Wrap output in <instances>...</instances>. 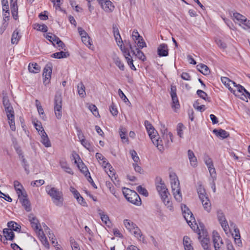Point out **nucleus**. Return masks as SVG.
Masks as SVG:
<instances>
[{
    "mask_svg": "<svg viewBox=\"0 0 250 250\" xmlns=\"http://www.w3.org/2000/svg\"><path fill=\"white\" fill-rule=\"evenodd\" d=\"M157 134L154 132L148 135L153 144L158 147V149L162 150L163 149V145L161 144L162 141L159 140V138L156 135Z\"/></svg>",
    "mask_w": 250,
    "mask_h": 250,
    "instance_id": "f8f14e48",
    "label": "nucleus"
},
{
    "mask_svg": "<svg viewBox=\"0 0 250 250\" xmlns=\"http://www.w3.org/2000/svg\"><path fill=\"white\" fill-rule=\"evenodd\" d=\"M200 200L202 202L205 210H206L208 212H209L211 210V203L208 199V197L206 196L204 198L201 199Z\"/></svg>",
    "mask_w": 250,
    "mask_h": 250,
    "instance_id": "5701e85b",
    "label": "nucleus"
},
{
    "mask_svg": "<svg viewBox=\"0 0 250 250\" xmlns=\"http://www.w3.org/2000/svg\"><path fill=\"white\" fill-rule=\"evenodd\" d=\"M52 71V66L51 63H48L45 66L42 73V76L44 77V81L43 83L46 85L48 83L51 79V76Z\"/></svg>",
    "mask_w": 250,
    "mask_h": 250,
    "instance_id": "9d476101",
    "label": "nucleus"
},
{
    "mask_svg": "<svg viewBox=\"0 0 250 250\" xmlns=\"http://www.w3.org/2000/svg\"><path fill=\"white\" fill-rule=\"evenodd\" d=\"M95 156L98 161H102V165L103 166H104L105 167L108 166V167H109L110 171L112 172L111 169H113L112 167L108 162H107L106 159L104 157L101 153L97 152L96 153Z\"/></svg>",
    "mask_w": 250,
    "mask_h": 250,
    "instance_id": "6ab92c4d",
    "label": "nucleus"
},
{
    "mask_svg": "<svg viewBox=\"0 0 250 250\" xmlns=\"http://www.w3.org/2000/svg\"><path fill=\"white\" fill-rule=\"evenodd\" d=\"M21 38L20 35V32L18 29H16L13 33L11 37V43L17 44Z\"/></svg>",
    "mask_w": 250,
    "mask_h": 250,
    "instance_id": "c85d7f7f",
    "label": "nucleus"
},
{
    "mask_svg": "<svg viewBox=\"0 0 250 250\" xmlns=\"http://www.w3.org/2000/svg\"><path fill=\"white\" fill-rule=\"evenodd\" d=\"M213 132L217 136H220L223 139L227 138L229 136V132L222 129H220L218 130L214 129L213 130Z\"/></svg>",
    "mask_w": 250,
    "mask_h": 250,
    "instance_id": "cd10ccee",
    "label": "nucleus"
},
{
    "mask_svg": "<svg viewBox=\"0 0 250 250\" xmlns=\"http://www.w3.org/2000/svg\"><path fill=\"white\" fill-rule=\"evenodd\" d=\"M41 69V67L37 63H30L28 65L29 72L33 73H38Z\"/></svg>",
    "mask_w": 250,
    "mask_h": 250,
    "instance_id": "2f4dec72",
    "label": "nucleus"
},
{
    "mask_svg": "<svg viewBox=\"0 0 250 250\" xmlns=\"http://www.w3.org/2000/svg\"><path fill=\"white\" fill-rule=\"evenodd\" d=\"M157 134L154 132L148 135L153 144L158 147V149L162 150L163 149V145L161 144L162 141L159 140V138L156 135Z\"/></svg>",
    "mask_w": 250,
    "mask_h": 250,
    "instance_id": "ddd939ff",
    "label": "nucleus"
},
{
    "mask_svg": "<svg viewBox=\"0 0 250 250\" xmlns=\"http://www.w3.org/2000/svg\"><path fill=\"white\" fill-rule=\"evenodd\" d=\"M137 190L140 194H142L146 197L148 196V192L147 190L145 188H143L141 186H138L137 188Z\"/></svg>",
    "mask_w": 250,
    "mask_h": 250,
    "instance_id": "6e6d98bb",
    "label": "nucleus"
},
{
    "mask_svg": "<svg viewBox=\"0 0 250 250\" xmlns=\"http://www.w3.org/2000/svg\"><path fill=\"white\" fill-rule=\"evenodd\" d=\"M125 58L127 62L128 65L130 66V68L132 70H136V69L133 63V61L132 59L131 58H130V55L126 56V57H125Z\"/></svg>",
    "mask_w": 250,
    "mask_h": 250,
    "instance_id": "680f3d73",
    "label": "nucleus"
},
{
    "mask_svg": "<svg viewBox=\"0 0 250 250\" xmlns=\"http://www.w3.org/2000/svg\"><path fill=\"white\" fill-rule=\"evenodd\" d=\"M8 229H10L12 231H15L20 232L21 227L20 225L14 221H10L7 223Z\"/></svg>",
    "mask_w": 250,
    "mask_h": 250,
    "instance_id": "a878e982",
    "label": "nucleus"
},
{
    "mask_svg": "<svg viewBox=\"0 0 250 250\" xmlns=\"http://www.w3.org/2000/svg\"><path fill=\"white\" fill-rule=\"evenodd\" d=\"M81 144L87 150L89 151H91V149L92 148L91 147V144L89 142L85 139V138H82L81 139Z\"/></svg>",
    "mask_w": 250,
    "mask_h": 250,
    "instance_id": "8fccbe9b",
    "label": "nucleus"
},
{
    "mask_svg": "<svg viewBox=\"0 0 250 250\" xmlns=\"http://www.w3.org/2000/svg\"><path fill=\"white\" fill-rule=\"evenodd\" d=\"M54 111L56 118L61 119L62 116V97L59 92H57L54 97Z\"/></svg>",
    "mask_w": 250,
    "mask_h": 250,
    "instance_id": "20e7f679",
    "label": "nucleus"
},
{
    "mask_svg": "<svg viewBox=\"0 0 250 250\" xmlns=\"http://www.w3.org/2000/svg\"><path fill=\"white\" fill-rule=\"evenodd\" d=\"M123 193L126 199L130 203L137 206L141 205V198L135 191L128 188H124Z\"/></svg>",
    "mask_w": 250,
    "mask_h": 250,
    "instance_id": "7ed1b4c3",
    "label": "nucleus"
},
{
    "mask_svg": "<svg viewBox=\"0 0 250 250\" xmlns=\"http://www.w3.org/2000/svg\"><path fill=\"white\" fill-rule=\"evenodd\" d=\"M183 244L185 250H194L193 247L190 245V238L185 236L183 238Z\"/></svg>",
    "mask_w": 250,
    "mask_h": 250,
    "instance_id": "72a5a7b5",
    "label": "nucleus"
},
{
    "mask_svg": "<svg viewBox=\"0 0 250 250\" xmlns=\"http://www.w3.org/2000/svg\"><path fill=\"white\" fill-rule=\"evenodd\" d=\"M27 196L21 197L19 198L20 202L22 204V206L24 207L26 211L29 212L31 210V205L29 201L27 198Z\"/></svg>",
    "mask_w": 250,
    "mask_h": 250,
    "instance_id": "412c9836",
    "label": "nucleus"
},
{
    "mask_svg": "<svg viewBox=\"0 0 250 250\" xmlns=\"http://www.w3.org/2000/svg\"><path fill=\"white\" fill-rule=\"evenodd\" d=\"M113 60L115 64L121 70L124 71L125 70V65L119 57L115 56L113 58Z\"/></svg>",
    "mask_w": 250,
    "mask_h": 250,
    "instance_id": "ea45409f",
    "label": "nucleus"
},
{
    "mask_svg": "<svg viewBox=\"0 0 250 250\" xmlns=\"http://www.w3.org/2000/svg\"><path fill=\"white\" fill-rule=\"evenodd\" d=\"M188 155L190 165L192 167H196L197 165V161L193 152L191 150H188Z\"/></svg>",
    "mask_w": 250,
    "mask_h": 250,
    "instance_id": "b1692460",
    "label": "nucleus"
},
{
    "mask_svg": "<svg viewBox=\"0 0 250 250\" xmlns=\"http://www.w3.org/2000/svg\"><path fill=\"white\" fill-rule=\"evenodd\" d=\"M135 43L137 44V46L139 49H142L143 48L146 46V43L144 42L143 37L136 41Z\"/></svg>",
    "mask_w": 250,
    "mask_h": 250,
    "instance_id": "bf43d9fd",
    "label": "nucleus"
},
{
    "mask_svg": "<svg viewBox=\"0 0 250 250\" xmlns=\"http://www.w3.org/2000/svg\"><path fill=\"white\" fill-rule=\"evenodd\" d=\"M88 109L91 111V112L95 117H98L100 116L98 109L95 105L93 104H90L88 105Z\"/></svg>",
    "mask_w": 250,
    "mask_h": 250,
    "instance_id": "de8ad7c7",
    "label": "nucleus"
},
{
    "mask_svg": "<svg viewBox=\"0 0 250 250\" xmlns=\"http://www.w3.org/2000/svg\"><path fill=\"white\" fill-rule=\"evenodd\" d=\"M14 186L19 198L22 196H27L26 192L22 185L18 181H15L14 182Z\"/></svg>",
    "mask_w": 250,
    "mask_h": 250,
    "instance_id": "9b49d317",
    "label": "nucleus"
},
{
    "mask_svg": "<svg viewBox=\"0 0 250 250\" xmlns=\"http://www.w3.org/2000/svg\"><path fill=\"white\" fill-rule=\"evenodd\" d=\"M69 56V54L68 52L60 51L56 52L51 55V57L54 58L62 59L67 58Z\"/></svg>",
    "mask_w": 250,
    "mask_h": 250,
    "instance_id": "473e14b6",
    "label": "nucleus"
},
{
    "mask_svg": "<svg viewBox=\"0 0 250 250\" xmlns=\"http://www.w3.org/2000/svg\"><path fill=\"white\" fill-rule=\"evenodd\" d=\"M55 37H57V36L51 33H48L46 35L45 38L47 40H48L49 41L51 42L54 45H55V42L57 40V39H55V38H54Z\"/></svg>",
    "mask_w": 250,
    "mask_h": 250,
    "instance_id": "4d7b16f0",
    "label": "nucleus"
},
{
    "mask_svg": "<svg viewBox=\"0 0 250 250\" xmlns=\"http://www.w3.org/2000/svg\"><path fill=\"white\" fill-rule=\"evenodd\" d=\"M4 109L7 118H12L15 116L14 111L12 106L10 107H7L6 108H4Z\"/></svg>",
    "mask_w": 250,
    "mask_h": 250,
    "instance_id": "49530a36",
    "label": "nucleus"
},
{
    "mask_svg": "<svg viewBox=\"0 0 250 250\" xmlns=\"http://www.w3.org/2000/svg\"><path fill=\"white\" fill-rule=\"evenodd\" d=\"M197 69L205 75H208L210 71L208 67L205 64L200 63L197 65Z\"/></svg>",
    "mask_w": 250,
    "mask_h": 250,
    "instance_id": "7c9ffc66",
    "label": "nucleus"
},
{
    "mask_svg": "<svg viewBox=\"0 0 250 250\" xmlns=\"http://www.w3.org/2000/svg\"><path fill=\"white\" fill-rule=\"evenodd\" d=\"M118 44V45L120 47V49L122 51L124 56L125 57H126L127 56H130V53L129 52V50L127 48H125V45H124V43H122L120 42V43L119 42H117Z\"/></svg>",
    "mask_w": 250,
    "mask_h": 250,
    "instance_id": "a19ab883",
    "label": "nucleus"
},
{
    "mask_svg": "<svg viewBox=\"0 0 250 250\" xmlns=\"http://www.w3.org/2000/svg\"><path fill=\"white\" fill-rule=\"evenodd\" d=\"M181 209L182 211L184 217L187 221L188 224L190 226H191V225L192 224V221H195V219L193 216V214L186 205L182 204L181 205Z\"/></svg>",
    "mask_w": 250,
    "mask_h": 250,
    "instance_id": "39448f33",
    "label": "nucleus"
},
{
    "mask_svg": "<svg viewBox=\"0 0 250 250\" xmlns=\"http://www.w3.org/2000/svg\"><path fill=\"white\" fill-rule=\"evenodd\" d=\"M145 125L146 127L148 134H151L152 133H155V134H157V131L153 127L152 125L150 124V123L148 121H145Z\"/></svg>",
    "mask_w": 250,
    "mask_h": 250,
    "instance_id": "f704fd0d",
    "label": "nucleus"
},
{
    "mask_svg": "<svg viewBox=\"0 0 250 250\" xmlns=\"http://www.w3.org/2000/svg\"><path fill=\"white\" fill-rule=\"evenodd\" d=\"M137 52L134 54L139 60L144 62L146 60V57L144 53L139 49L136 48Z\"/></svg>",
    "mask_w": 250,
    "mask_h": 250,
    "instance_id": "09e8293b",
    "label": "nucleus"
},
{
    "mask_svg": "<svg viewBox=\"0 0 250 250\" xmlns=\"http://www.w3.org/2000/svg\"><path fill=\"white\" fill-rule=\"evenodd\" d=\"M28 219L32 227L34 229V230H38L39 231L40 229H42L41 228V225L39 220L33 214H30L29 215Z\"/></svg>",
    "mask_w": 250,
    "mask_h": 250,
    "instance_id": "4468645a",
    "label": "nucleus"
},
{
    "mask_svg": "<svg viewBox=\"0 0 250 250\" xmlns=\"http://www.w3.org/2000/svg\"><path fill=\"white\" fill-rule=\"evenodd\" d=\"M38 237L41 241L42 242V244L44 246V247L47 249H49V244L45 234H44L42 229H39V231L38 232Z\"/></svg>",
    "mask_w": 250,
    "mask_h": 250,
    "instance_id": "4be33fe9",
    "label": "nucleus"
},
{
    "mask_svg": "<svg viewBox=\"0 0 250 250\" xmlns=\"http://www.w3.org/2000/svg\"><path fill=\"white\" fill-rule=\"evenodd\" d=\"M132 38L135 42L142 38L136 30H134L132 34Z\"/></svg>",
    "mask_w": 250,
    "mask_h": 250,
    "instance_id": "774afa93",
    "label": "nucleus"
},
{
    "mask_svg": "<svg viewBox=\"0 0 250 250\" xmlns=\"http://www.w3.org/2000/svg\"><path fill=\"white\" fill-rule=\"evenodd\" d=\"M73 157L75 160V163L77 164L78 167L81 171L85 175V176L87 177L88 175H90L88 168L83 163V162H79V161H81V160L79 155L75 153V154L73 155Z\"/></svg>",
    "mask_w": 250,
    "mask_h": 250,
    "instance_id": "0eeeda50",
    "label": "nucleus"
},
{
    "mask_svg": "<svg viewBox=\"0 0 250 250\" xmlns=\"http://www.w3.org/2000/svg\"><path fill=\"white\" fill-rule=\"evenodd\" d=\"M3 234L4 237V241H13L15 238V234L13 231L10 229L5 228L3 229Z\"/></svg>",
    "mask_w": 250,
    "mask_h": 250,
    "instance_id": "aec40b11",
    "label": "nucleus"
},
{
    "mask_svg": "<svg viewBox=\"0 0 250 250\" xmlns=\"http://www.w3.org/2000/svg\"><path fill=\"white\" fill-rule=\"evenodd\" d=\"M124 223L125 228L129 231L135 229V228L137 227L135 224L128 219H125L124 221Z\"/></svg>",
    "mask_w": 250,
    "mask_h": 250,
    "instance_id": "4c0bfd02",
    "label": "nucleus"
},
{
    "mask_svg": "<svg viewBox=\"0 0 250 250\" xmlns=\"http://www.w3.org/2000/svg\"><path fill=\"white\" fill-rule=\"evenodd\" d=\"M112 28H113L114 36L116 41V42H119V43H120V40H121V42L122 43H123V41H122V38L121 37L119 29H118V27H117V26L115 24H113Z\"/></svg>",
    "mask_w": 250,
    "mask_h": 250,
    "instance_id": "c756f323",
    "label": "nucleus"
},
{
    "mask_svg": "<svg viewBox=\"0 0 250 250\" xmlns=\"http://www.w3.org/2000/svg\"><path fill=\"white\" fill-rule=\"evenodd\" d=\"M197 190L200 199L207 196L205 189L201 185L199 186Z\"/></svg>",
    "mask_w": 250,
    "mask_h": 250,
    "instance_id": "37998d69",
    "label": "nucleus"
},
{
    "mask_svg": "<svg viewBox=\"0 0 250 250\" xmlns=\"http://www.w3.org/2000/svg\"><path fill=\"white\" fill-rule=\"evenodd\" d=\"M233 17L239 22L241 23H243L245 20L247 19L244 16L240 14L239 13L235 12L233 13Z\"/></svg>",
    "mask_w": 250,
    "mask_h": 250,
    "instance_id": "79ce46f5",
    "label": "nucleus"
},
{
    "mask_svg": "<svg viewBox=\"0 0 250 250\" xmlns=\"http://www.w3.org/2000/svg\"><path fill=\"white\" fill-rule=\"evenodd\" d=\"M102 9L107 13H110L114 9V5L109 0H97Z\"/></svg>",
    "mask_w": 250,
    "mask_h": 250,
    "instance_id": "1a4fd4ad",
    "label": "nucleus"
},
{
    "mask_svg": "<svg viewBox=\"0 0 250 250\" xmlns=\"http://www.w3.org/2000/svg\"><path fill=\"white\" fill-rule=\"evenodd\" d=\"M155 185L157 191L160 195L163 202L170 210H173L172 204L168 199L169 195L168 189L162 179L160 176H157L155 178Z\"/></svg>",
    "mask_w": 250,
    "mask_h": 250,
    "instance_id": "f257e3e1",
    "label": "nucleus"
},
{
    "mask_svg": "<svg viewBox=\"0 0 250 250\" xmlns=\"http://www.w3.org/2000/svg\"><path fill=\"white\" fill-rule=\"evenodd\" d=\"M250 93L245 88L243 90V93L241 94V96L239 97V98L244 101H246L248 102V100H246L245 99H247V98L250 99Z\"/></svg>",
    "mask_w": 250,
    "mask_h": 250,
    "instance_id": "5fc2aeb1",
    "label": "nucleus"
},
{
    "mask_svg": "<svg viewBox=\"0 0 250 250\" xmlns=\"http://www.w3.org/2000/svg\"><path fill=\"white\" fill-rule=\"evenodd\" d=\"M70 243L73 250H80L79 244L75 241L74 238L71 237L70 239Z\"/></svg>",
    "mask_w": 250,
    "mask_h": 250,
    "instance_id": "603ef678",
    "label": "nucleus"
},
{
    "mask_svg": "<svg viewBox=\"0 0 250 250\" xmlns=\"http://www.w3.org/2000/svg\"><path fill=\"white\" fill-rule=\"evenodd\" d=\"M2 104L4 108L12 106L9 102L8 97L7 95L3 96L2 98Z\"/></svg>",
    "mask_w": 250,
    "mask_h": 250,
    "instance_id": "052dcab7",
    "label": "nucleus"
},
{
    "mask_svg": "<svg viewBox=\"0 0 250 250\" xmlns=\"http://www.w3.org/2000/svg\"><path fill=\"white\" fill-rule=\"evenodd\" d=\"M217 218L220 225L223 228L226 233H228L229 229L228 222L226 218L225 214L221 210H218L217 211Z\"/></svg>",
    "mask_w": 250,
    "mask_h": 250,
    "instance_id": "423d86ee",
    "label": "nucleus"
},
{
    "mask_svg": "<svg viewBox=\"0 0 250 250\" xmlns=\"http://www.w3.org/2000/svg\"><path fill=\"white\" fill-rule=\"evenodd\" d=\"M203 233L204 237L202 240H201L202 236L201 235V233L200 232L198 233V234H199L198 238H199V239L201 240V243L202 246L203 247V248H204V249L205 250H211V249L210 248H209V247L208 246V244L209 242V238L208 237V235L206 234V232L205 233V234H204V232H203Z\"/></svg>",
    "mask_w": 250,
    "mask_h": 250,
    "instance_id": "f3484780",
    "label": "nucleus"
},
{
    "mask_svg": "<svg viewBox=\"0 0 250 250\" xmlns=\"http://www.w3.org/2000/svg\"><path fill=\"white\" fill-rule=\"evenodd\" d=\"M78 92L81 97H84L86 95L85 86L83 83L81 82L78 84Z\"/></svg>",
    "mask_w": 250,
    "mask_h": 250,
    "instance_id": "58836bf2",
    "label": "nucleus"
},
{
    "mask_svg": "<svg viewBox=\"0 0 250 250\" xmlns=\"http://www.w3.org/2000/svg\"><path fill=\"white\" fill-rule=\"evenodd\" d=\"M204 160L206 165L208 167V168H209L210 167H212V166H213L211 159L208 155H207L204 156Z\"/></svg>",
    "mask_w": 250,
    "mask_h": 250,
    "instance_id": "3c124183",
    "label": "nucleus"
},
{
    "mask_svg": "<svg viewBox=\"0 0 250 250\" xmlns=\"http://www.w3.org/2000/svg\"><path fill=\"white\" fill-rule=\"evenodd\" d=\"M60 165L63 169L68 173L72 174L73 173L72 169L69 167L67 163L64 161H62L60 162Z\"/></svg>",
    "mask_w": 250,
    "mask_h": 250,
    "instance_id": "c03bdc74",
    "label": "nucleus"
},
{
    "mask_svg": "<svg viewBox=\"0 0 250 250\" xmlns=\"http://www.w3.org/2000/svg\"><path fill=\"white\" fill-rule=\"evenodd\" d=\"M8 123L10 127V129L12 131H15L16 130V126L15 124V116L12 117L7 118Z\"/></svg>",
    "mask_w": 250,
    "mask_h": 250,
    "instance_id": "13d9d810",
    "label": "nucleus"
},
{
    "mask_svg": "<svg viewBox=\"0 0 250 250\" xmlns=\"http://www.w3.org/2000/svg\"><path fill=\"white\" fill-rule=\"evenodd\" d=\"M10 6H11V12H14V11H18V8L17 3V0H15V1H13V0H10Z\"/></svg>",
    "mask_w": 250,
    "mask_h": 250,
    "instance_id": "338daca9",
    "label": "nucleus"
},
{
    "mask_svg": "<svg viewBox=\"0 0 250 250\" xmlns=\"http://www.w3.org/2000/svg\"><path fill=\"white\" fill-rule=\"evenodd\" d=\"M98 212L101 217L102 221L107 226H109L111 222L109 220V217L107 214H104V212L100 208H98Z\"/></svg>",
    "mask_w": 250,
    "mask_h": 250,
    "instance_id": "393cba45",
    "label": "nucleus"
},
{
    "mask_svg": "<svg viewBox=\"0 0 250 250\" xmlns=\"http://www.w3.org/2000/svg\"><path fill=\"white\" fill-rule=\"evenodd\" d=\"M34 28L37 29V30L40 31L42 32H46L48 30L47 26L44 24H40L39 23L35 24Z\"/></svg>",
    "mask_w": 250,
    "mask_h": 250,
    "instance_id": "a18cd8bd",
    "label": "nucleus"
},
{
    "mask_svg": "<svg viewBox=\"0 0 250 250\" xmlns=\"http://www.w3.org/2000/svg\"><path fill=\"white\" fill-rule=\"evenodd\" d=\"M178 190H172L173 193V195L175 199V200L178 202H180L182 201V193L181 192L180 188H177Z\"/></svg>",
    "mask_w": 250,
    "mask_h": 250,
    "instance_id": "e433bc0d",
    "label": "nucleus"
},
{
    "mask_svg": "<svg viewBox=\"0 0 250 250\" xmlns=\"http://www.w3.org/2000/svg\"><path fill=\"white\" fill-rule=\"evenodd\" d=\"M47 194L51 197L53 203L59 207L63 205V194L62 191L55 188L46 187Z\"/></svg>",
    "mask_w": 250,
    "mask_h": 250,
    "instance_id": "f03ea898",
    "label": "nucleus"
},
{
    "mask_svg": "<svg viewBox=\"0 0 250 250\" xmlns=\"http://www.w3.org/2000/svg\"><path fill=\"white\" fill-rule=\"evenodd\" d=\"M170 94L172 101V107L173 108L179 109L180 104L176 94V86L175 85H171Z\"/></svg>",
    "mask_w": 250,
    "mask_h": 250,
    "instance_id": "6e6552de",
    "label": "nucleus"
},
{
    "mask_svg": "<svg viewBox=\"0 0 250 250\" xmlns=\"http://www.w3.org/2000/svg\"><path fill=\"white\" fill-rule=\"evenodd\" d=\"M21 159L22 160V165L23 167L24 170H25L26 173L28 174L29 172V170L28 169L29 165L28 164L27 161L24 158L23 155H22V158Z\"/></svg>",
    "mask_w": 250,
    "mask_h": 250,
    "instance_id": "69168bd1",
    "label": "nucleus"
},
{
    "mask_svg": "<svg viewBox=\"0 0 250 250\" xmlns=\"http://www.w3.org/2000/svg\"><path fill=\"white\" fill-rule=\"evenodd\" d=\"M221 81L222 82V83L225 85L227 87H228L229 88V89L231 91V92H232L233 94H234L236 96H238L239 97V96L238 95H237L236 94H235V91L230 86V82H231V80H230L227 77H221Z\"/></svg>",
    "mask_w": 250,
    "mask_h": 250,
    "instance_id": "bb28decb",
    "label": "nucleus"
},
{
    "mask_svg": "<svg viewBox=\"0 0 250 250\" xmlns=\"http://www.w3.org/2000/svg\"><path fill=\"white\" fill-rule=\"evenodd\" d=\"M220 240H222L221 239V237L219 236V234L216 231L213 232V245L216 243H218L220 242Z\"/></svg>",
    "mask_w": 250,
    "mask_h": 250,
    "instance_id": "0e129e2a",
    "label": "nucleus"
},
{
    "mask_svg": "<svg viewBox=\"0 0 250 250\" xmlns=\"http://www.w3.org/2000/svg\"><path fill=\"white\" fill-rule=\"evenodd\" d=\"M197 95L201 98L204 99L206 101L210 102L211 101L210 98L208 97V94L202 90H198L196 92Z\"/></svg>",
    "mask_w": 250,
    "mask_h": 250,
    "instance_id": "c9c22d12",
    "label": "nucleus"
},
{
    "mask_svg": "<svg viewBox=\"0 0 250 250\" xmlns=\"http://www.w3.org/2000/svg\"><path fill=\"white\" fill-rule=\"evenodd\" d=\"M169 177L172 190H178L177 188H180V182L178 177L175 173L170 174Z\"/></svg>",
    "mask_w": 250,
    "mask_h": 250,
    "instance_id": "2eb2a0df",
    "label": "nucleus"
},
{
    "mask_svg": "<svg viewBox=\"0 0 250 250\" xmlns=\"http://www.w3.org/2000/svg\"><path fill=\"white\" fill-rule=\"evenodd\" d=\"M82 41L87 46L89 47L92 45V41L89 36L83 38Z\"/></svg>",
    "mask_w": 250,
    "mask_h": 250,
    "instance_id": "e2e57ef3",
    "label": "nucleus"
},
{
    "mask_svg": "<svg viewBox=\"0 0 250 250\" xmlns=\"http://www.w3.org/2000/svg\"><path fill=\"white\" fill-rule=\"evenodd\" d=\"M134 229V230L133 231V234L134 236L136 237L139 240L141 241L143 235L140 229L137 227H136L135 229Z\"/></svg>",
    "mask_w": 250,
    "mask_h": 250,
    "instance_id": "864d4df0",
    "label": "nucleus"
},
{
    "mask_svg": "<svg viewBox=\"0 0 250 250\" xmlns=\"http://www.w3.org/2000/svg\"><path fill=\"white\" fill-rule=\"evenodd\" d=\"M158 55L160 57H166L168 55L167 45L166 43L161 44L157 49Z\"/></svg>",
    "mask_w": 250,
    "mask_h": 250,
    "instance_id": "a211bd4d",
    "label": "nucleus"
},
{
    "mask_svg": "<svg viewBox=\"0 0 250 250\" xmlns=\"http://www.w3.org/2000/svg\"><path fill=\"white\" fill-rule=\"evenodd\" d=\"M40 135L41 136V143L46 147H50L51 146V142L44 129L41 131Z\"/></svg>",
    "mask_w": 250,
    "mask_h": 250,
    "instance_id": "dca6fc26",
    "label": "nucleus"
}]
</instances>
